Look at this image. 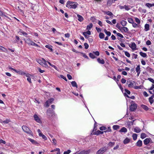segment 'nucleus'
Returning a JSON list of instances; mask_svg holds the SVG:
<instances>
[{
  "label": "nucleus",
  "instance_id": "obj_1",
  "mask_svg": "<svg viewBox=\"0 0 154 154\" xmlns=\"http://www.w3.org/2000/svg\"><path fill=\"white\" fill-rule=\"evenodd\" d=\"M78 4L75 2L68 1L66 5V6L70 8L75 9L78 6Z\"/></svg>",
  "mask_w": 154,
  "mask_h": 154
},
{
  "label": "nucleus",
  "instance_id": "obj_2",
  "mask_svg": "<svg viewBox=\"0 0 154 154\" xmlns=\"http://www.w3.org/2000/svg\"><path fill=\"white\" fill-rule=\"evenodd\" d=\"M127 83L129 87H133L135 89H138L140 88L139 86H136L135 82L132 80L128 81Z\"/></svg>",
  "mask_w": 154,
  "mask_h": 154
},
{
  "label": "nucleus",
  "instance_id": "obj_3",
  "mask_svg": "<svg viewBox=\"0 0 154 154\" xmlns=\"http://www.w3.org/2000/svg\"><path fill=\"white\" fill-rule=\"evenodd\" d=\"M37 62L43 67H46L48 65L46 63V61L43 58L41 59H38L36 60Z\"/></svg>",
  "mask_w": 154,
  "mask_h": 154
},
{
  "label": "nucleus",
  "instance_id": "obj_4",
  "mask_svg": "<svg viewBox=\"0 0 154 154\" xmlns=\"http://www.w3.org/2000/svg\"><path fill=\"white\" fill-rule=\"evenodd\" d=\"M22 128L23 131L25 132L30 135H32V131L29 129V128L25 125L23 126Z\"/></svg>",
  "mask_w": 154,
  "mask_h": 154
},
{
  "label": "nucleus",
  "instance_id": "obj_5",
  "mask_svg": "<svg viewBox=\"0 0 154 154\" xmlns=\"http://www.w3.org/2000/svg\"><path fill=\"white\" fill-rule=\"evenodd\" d=\"M33 118L34 120L40 124L42 123L41 118L40 117V116L36 114H35L33 115Z\"/></svg>",
  "mask_w": 154,
  "mask_h": 154
},
{
  "label": "nucleus",
  "instance_id": "obj_6",
  "mask_svg": "<svg viewBox=\"0 0 154 154\" xmlns=\"http://www.w3.org/2000/svg\"><path fill=\"white\" fill-rule=\"evenodd\" d=\"M54 100V99L53 98H51L50 99H49L45 102L44 105L46 107H48L49 106L50 104H51Z\"/></svg>",
  "mask_w": 154,
  "mask_h": 154
},
{
  "label": "nucleus",
  "instance_id": "obj_7",
  "mask_svg": "<svg viewBox=\"0 0 154 154\" xmlns=\"http://www.w3.org/2000/svg\"><path fill=\"white\" fill-rule=\"evenodd\" d=\"M131 7L130 6L125 5L123 6H120V8L121 9H125L126 11H128L131 9Z\"/></svg>",
  "mask_w": 154,
  "mask_h": 154
},
{
  "label": "nucleus",
  "instance_id": "obj_8",
  "mask_svg": "<svg viewBox=\"0 0 154 154\" xmlns=\"http://www.w3.org/2000/svg\"><path fill=\"white\" fill-rule=\"evenodd\" d=\"M106 148L102 147L97 152V154H102L104 153L105 151Z\"/></svg>",
  "mask_w": 154,
  "mask_h": 154
},
{
  "label": "nucleus",
  "instance_id": "obj_9",
  "mask_svg": "<svg viewBox=\"0 0 154 154\" xmlns=\"http://www.w3.org/2000/svg\"><path fill=\"white\" fill-rule=\"evenodd\" d=\"M151 141H152V140L150 138H147L143 140V143L145 145H147L149 144Z\"/></svg>",
  "mask_w": 154,
  "mask_h": 154
},
{
  "label": "nucleus",
  "instance_id": "obj_10",
  "mask_svg": "<svg viewBox=\"0 0 154 154\" xmlns=\"http://www.w3.org/2000/svg\"><path fill=\"white\" fill-rule=\"evenodd\" d=\"M136 72L137 73V76L138 77L139 76L141 71L140 66L139 65H138L136 67Z\"/></svg>",
  "mask_w": 154,
  "mask_h": 154
},
{
  "label": "nucleus",
  "instance_id": "obj_11",
  "mask_svg": "<svg viewBox=\"0 0 154 154\" xmlns=\"http://www.w3.org/2000/svg\"><path fill=\"white\" fill-rule=\"evenodd\" d=\"M90 152V149L87 150H83L81 151L79 153V154H89Z\"/></svg>",
  "mask_w": 154,
  "mask_h": 154
},
{
  "label": "nucleus",
  "instance_id": "obj_12",
  "mask_svg": "<svg viewBox=\"0 0 154 154\" xmlns=\"http://www.w3.org/2000/svg\"><path fill=\"white\" fill-rule=\"evenodd\" d=\"M137 108V105L136 104H131L130 107V109L131 111H134Z\"/></svg>",
  "mask_w": 154,
  "mask_h": 154
},
{
  "label": "nucleus",
  "instance_id": "obj_13",
  "mask_svg": "<svg viewBox=\"0 0 154 154\" xmlns=\"http://www.w3.org/2000/svg\"><path fill=\"white\" fill-rule=\"evenodd\" d=\"M130 47L133 51L135 50L136 49V45L134 42H133L131 44V46H130Z\"/></svg>",
  "mask_w": 154,
  "mask_h": 154
},
{
  "label": "nucleus",
  "instance_id": "obj_14",
  "mask_svg": "<svg viewBox=\"0 0 154 154\" xmlns=\"http://www.w3.org/2000/svg\"><path fill=\"white\" fill-rule=\"evenodd\" d=\"M136 145L137 146L139 147L141 146L142 145V141L141 140H139L136 143Z\"/></svg>",
  "mask_w": 154,
  "mask_h": 154
},
{
  "label": "nucleus",
  "instance_id": "obj_15",
  "mask_svg": "<svg viewBox=\"0 0 154 154\" xmlns=\"http://www.w3.org/2000/svg\"><path fill=\"white\" fill-rule=\"evenodd\" d=\"M120 30L122 32L123 31L125 32H127L128 30V29L127 27L124 26L121 27V28L120 29Z\"/></svg>",
  "mask_w": 154,
  "mask_h": 154
},
{
  "label": "nucleus",
  "instance_id": "obj_16",
  "mask_svg": "<svg viewBox=\"0 0 154 154\" xmlns=\"http://www.w3.org/2000/svg\"><path fill=\"white\" fill-rule=\"evenodd\" d=\"M97 61L99 63L101 64H104L105 63V61L103 59H101L100 58H98L97 59Z\"/></svg>",
  "mask_w": 154,
  "mask_h": 154
},
{
  "label": "nucleus",
  "instance_id": "obj_17",
  "mask_svg": "<svg viewBox=\"0 0 154 154\" xmlns=\"http://www.w3.org/2000/svg\"><path fill=\"white\" fill-rule=\"evenodd\" d=\"M141 131V129L138 127H136L134 128V131L137 133H139Z\"/></svg>",
  "mask_w": 154,
  "mask_h": 154
},
{
  "label": "nucleus",
  "instance_id": "obj_18",
  "mask_svg": "<svg viewBox=\"0 0 154 154\" xmlns=\"http://www.w3.org/2000/svg\"><path fill=\"white\" fill-rule=\"evenodd\" d=\"M149 29V24H146L144 26V30L147 31Z\"/></svg>",
  "mask_w": 154,
  "mask_h": 154
},
{
  "label": "nucleus",
  "instance_id": "obj_19",
  "mask_svg": "<svg viewBox=\"0 0 154 154\" xmlns=\"http://www.w3.org/2000/svg\"><path fill=\"white\" fill-rule=\"evenodd\" d=\"M127 131V130L126 128L125 127H123L120 130L119 132H124L126 133Z\"/></svg>",
  "mask_w": 154,
  "mask_h": 154
},
{
  "label": "nucleus",
  "instance_id": "obj_20",
  "mask_svg": "<svg viewBox=\"0 0 154 154\" xmlns=\"http://www.w3.org/2000/svg\"><path fill=\"white\" fill-rule=\"evenodd\" d=\"M17 73L19 74L23 75L26 74V73L23 72L21 71V70H17L16 72Z\"/></svg>",
  "mask_w": 154,
  "mask_h": 154
},
{
  "label": "nucleus",
  "instance_id": "obj_21",
  "mask_svg": "<svg viewBox=\"0 0 154 154\" xmlns=\"http://www.w3.org/2000/svg\"><path fill=\"white\" fill-rule=\"evenodd\" d=\"M77 17H78V20L79 21L82 22L83 20V18L82 17V16L80 15L79 14H77Z\"/></svg>",
  "mask_w": 154,
  "mask_h": 154
},
{
  "label": "nucleus",
  "instance_id": "obj_22",
  "mask_svg": "<svg viewBox=\"0 0 154 154\" xmlns=\"http://www.w3.org/2000/svg\"><path fill=\"white\" fill-rule=\"evenodd\" d=\"M45 47L49 49L50 50V51L53 52V50L52 48V47L51 45H45Z\"/></svg>",
  "mask_w": 154,
  "mask_h": 154
},
{
  "label": "nucleus",
  "instance_id": "obj_23",
  "mask_svg": "<svg viewBox=\"0 0 154 154\" xmlns=\"http://www.w3.org/2000/svg\"><path fill=\"white\" fill-rule=\"evenodd\" d=\"M71 83L73 87H75L76 88H78L77 84L75 81H72L71 82Z\"/></svg>",
  "mask_w": 154,
  "mask_h": 154
},
{
  "label": "nucleus",
  "instance_id": "obj_24",
  "mask_svg": "<svg viewBox=\"0 0 154 154\" xmlns=\"http://www.w3.org/2000/svg\"><path fill=\"white\" fill-rule=\"evenodd\" d=\"M103 131H100L99 130H98L95 132L94 134L95 135H98L100 134H103Z\"/></svg>",
  "mask_w": 154,
  "mask_h": 154
},
{
  "label": "nucleus",
  "instance_id": "obj_25",
  "mask_svg": "<svg viewBox=\"0 0 154 154\" xmlns=\"http://www.w3.org/2000/svg\"><path fill=\"white\" fill-rule=\"evenodd\" d=\"M104 32L108 36H109L111 35V33L109 31H107L106 29H104Z\"/></svg>",
  "mask_w": 154,
  "mask_h": 154
},
{
  "label": "nucleus",
  "instance_id": "obj_26",
  "mask_svg": "<svg viewBox=\"0 0 154 154\" xmlns=\"http://www.w3.org/2000/svg\"><path fill=\"white\" fill-rule=\"evenodd\" d=\"M130 141V140L129 138H126L123 141V143L125 144H126L128 143Z\"/></svg>",
  "mask_w": 154,
  "mask_h": 154
},
{
  "label": "nucleus",
  "instance_id": "obj_27",
  "mask_svg": "<svg viewBox=\"0 0 154 154\" xmlns=\"http://www.w3.org/2000/svg\"><path fill=\"white\" fill-rule=\"evenodd\" d=\"M147 137V135L146 134L144 133H142L140 135V137L142 139H143Z\"/></svg>",
  "mask_w": 154,
  "mask_h": 154
},
{
  "label": "nucleus",
  "instance_id": "obj_28",
  "mask_svg": "<svg viewBox=\"0 0 154 154\" xmlns=\"http://www.w3.org/2000/svg\"><path fill=\"white\" fill-rule=\"evenodd\" d=\"M141 107L146 111L148 110L149 109V108L143 104L141 105Z\"/></svg>",
  "mask_w": 154,
  "mask_h": 154
},
{
  "label": "nucleus",
  "instance_id": "obj_29",
  "mask_svg": "<svg viewBox=\"0 0 154 154\" xmlns=\"http://www.w3.org/2000/svg\"><path fill=\"white\" fill-rule=\"evenodd\" d=\"M146 6L150 8V7L154 6V4H151L149 3H146Z\"/></svg>",
  "mask_w": 154,
  "mask_h": 154
},
{
  "label": "nucleus",
  "instance_id": "obj_30",
  "mask_svg": "<svg viewBox=\"0 0 154 154\" xmlns=\"http://www.w3.org/2000/svg\"><path fill=\"white\" fill-rule=\"evenodd\" d=\"M131 122H129L127 123L126 125V127L127 128H128L130 130L131 128V126L132 125H131Z\"/></svg>",
  "mask_w": 154,
  "mask_h": 154
},
{
  "label": "nucleus",
  "instance_id": "obj_31",
  "mask_svg": "<svg viewBox=\"0 0 154 154\" xmlns=\"http://www.w3.org/2000/svg\"><path fill=\"white\" fill-rule=\"evenodd\" d=\"M93 26V24L92 23H90L89 25L87 26V29L89 30L91 29V28Z\"/></svg>",
  "mask_w": 154,
  "mask_h": 154
},
{
  "label": "nucleus",
  "instance_id": "obj_32",
  "mask_svg": "<svg viewBox=\"0 0 154 154\" xmlns=\"http://www.w3.org/2000/svg\"><path fill=\"white\" fill-rule=\"evenodd\" d=\"M140 54L141 56L143 57H145L147 56V55L146 53H143L142 52H140Z\"/></svg>",
  "mask_w": 154,
  "mask_h": 154
},
{
  "label": "nucleus",
  "instance_id": "obj_33",
  "mask_svg": "<svg viewBox=\"0 0 154 154\" xmlns=\"http://www.w3.org/2000/svg\"><path fill=\"white\" fill-rule=\"evenodd\" d=\"M127 23V22L125 20H122L121 22V24L123 26H125L126 25Z\"/></svg>",
  "mask_w": 154,
  "mask_h": 154
},
{
  "label": "nucleus",
  "instance_id": "obj_34",
  "mask_svg": "<svg viewBox=\"0 0 154 154\" xmlns=\"http://www.w3.org/2000/svg\"><path fill=\"white\" fill-rule=\"evenodd\" d=\"M25 42L27 44L29 45H30V44L31 43V42L32 40L29 38H28L25 40Z\"/></svg>",
  "mask_w": 154,
  "mask_h": 154
},
{
  "label": "nucleus",
  "instance_id": "obj_35",
  "mask_svg": "<svg viewBox=\"0 0 154 154\" xmlns=\"http://www.w3.org/2000/svg\"><path fill=\"white\" fill-rule=\"evenodd\" d=\"M89 55L90 57L92 59H94L96 58V57L95 56L94 54L93 53H90L89 54Z\"/></svg>",
  "mask_w": 154,
  "mask_h": 154
},
{
  "label": "nucleus",
  "instance_id": "obj_36",
  "mask_svg": "<svg viewBox=\"0 0 154 154\" xmlns=\"http://www.w3.org/2000/svg\"><path fill=\"white\" fill-rule=\"evenodd\" d=\"M132 137L134 140H135L137 138V134H133L132 135Z\"/></svg>",
  "mask_w": 154,
  "mask_h": 154
},
{
  "label": "nucleus",
  "instance_id": "obj_37",
  "mask_svg": "<svg viewBox=\"0 0 154 154\" xmlns=\"http://www.w3.org/2000/svg\"><path fill=\"white\" fill-rule=\"evenodd\" d=\"M99 37L101 39L103 38L104 37V35L102 32H100L99 34Z\"/></svg>",
  "mask_w": 154,
  "mask_h": 154
},
{
  "label": "nucleus",
  "instance_id": "obj_38",
  "mask_svg": "<svg viewBox=\"0 0 154 154\" xmlns=\"http://www.w3.org/2000/svg\"><path fill=\"white\" fill-rule=\"evenodd\" d=\"M86 34L88 35H90L91 34V32L88 30L87 32H83V35H85Z\"/></svg>",
  "mask_w": 154,
  "mask_h": 154
},
{
  "label": "nucleus",
  "instance_id": "obj_39",
  "mask_svg": "<svg viewBox=\"0 0 154 154\" xmlns=\"http://www.w3.org/2000/svg\"><path fill=\"white\" fill-rule=\"evenodd\" d=\"M29 140L31 142L34 144H38V143L36 141L31 139H29Z\"/></svg>",
  "mask_w": 154,
  "mask_h": 154
},
{
  "label": "nucleus",
  "instance_id": "obj_40",
  "mask_svg": "<svg viewBox=\"0 0 154 154\" xmlns=\"http://www.w3.org/2000/svg\"><path fill=\"white\" fill-rule=\"evenodd\" d=\"M40 137H41L42 138L44 139L45 140H46L47 139V137L44 134H42V133L41 134L40 136Z\"/></svg>",
  "mask_w": 154,
  "mask_h": 154
},
{
  "label": "nucleus",
  "instance_id": "obj_41",
  "mask_svg": "<svg viewBox=\"0 0 154 154\" xmlns=\"http://www.w3.org/2000/svg\"><path fill=\"white\" fill-rule=\"evenodd\" d=\"M125 54L126 56L128 57H129L130 56V53L127 51H125Z\"/></svg>",
  "mask_w": 154,
  "mask_h": 154
},
{
  "label": "nucleus",
  "instance_id": "obj_42",
  "mask_svg": "<svg viewBox=\"0 0 154 154\" xmlns=\"http://www.w3.org/2000/svg\"><path fill=\"white\" fill-rule=\"evenodd\" d=\"M128 22L131 23H132L133 22V20L131 18H128Z\"/></svg>",
  "mask_w": 154,
  "mask_h": 154
},
{
  "label": "nucleus",
  "instance_id": "obj_43",
  "mask_svg": "<svg viewBox=\"0 0 154 154\" xmlns=\"http://www.w3.org/2000/svg\"><path fill=\"white\" fill-rule=\"evenodd\" d=\"M124 95L125 96H126V97H127L129 98H130L132 99H134L135 97L134 96H132L131 97H130L127 94V93H124Z\"/></svg>",
  "mask_w": 154,
  "mask_h": 154
},
{
  "label": "nucleus",
  "instance_id": "obj_44",
  "mask_svg": "<svg viewBox=\"0 0 154 154\" xmlns=\"http://www.w3.org/2000/svg\"><path fill=\"white\" fill-rule=\"evenodd\" d=\"M54 150L55 151L57 152V154H60V149L59 148H56V149H54Z\"/></svg>",
  "mask_w": 154,
  "mask_h": 154
},
{
  "label": "nucleus",
  "instance_id": "obj_45",
  "mask_svg": "<svg viewBox=\"0 0 154 154\" xmlns=\"http://www.w3.org/2000/svg\"><path fill=\"white\" fill-rule=\"evenodd\" d=\"M20 32L24 36H26V37H27V36L28 34H27V33H26V32H24V31H22Z\"/></svg>",
  "mask_w": 154,
  "mask_h": 154
},
{
  "label": "nucleus",
  "instance_id": "obj_46",
  "mask_svg": "<svg viewBox=\"0 0 154 154\" xmlns=\"http://www.w3.org/2000/svg\"><path fill=\"white\" fill-rule=\"evenodd\" d=\"M48 63V64L50 66H51L53 67V68H54L56 69V67L54 65H53V64H52L50 62H48V61H46V63Z\"/></svg>",
  "mask_w": 154,
  "mask_h": 154
},
{
  "label": "nucleus",
  "instance_id": "obj_47",
  "mask_svg": "<svg viewBox=\"0 0 154 154\" xmlns=\"http://www.w3.org/2000/svg\"><path fill=\"white\" fill-rule=\"evenodd\" d=\"M47 113L48 114H51L52 113V110L51 109L49 108L47 110Z\"/></svg>",
  "mask_w": 154,
  "mask_h": 154
},
{
  "label": "nucleus",
  "instance_id": "obj_48",
  "mask_svg": "<svg viewBox=\"0 0 154 154\" xmlns=\"http://www.w3.org/2000/svg\"><path fill=\"white\" fill-rule=\"evenodd\" d=\"M137 55L134 53L132 54V58L136 59L137 58Z\"/></svg>",
  "mask_w": 154,
  "mask_h": 154
},
{
  "label": "nucleus",
  "instance_id": "obj_49",
  "mask_svg": "<svg viewBox=\"0 0 154 154\" xmlns=\"http://www.w3.org/2000/svg\"><path fill=\"white\" fill-rule=\"evenodd\" d=\"M135 20L136 22L137 23V24H140V20L137 17L135 18Z\"/></svg>",
  "mask_w": 154,
  "mask_h": 154
},
{
  "label": "nucleus",
  "instance_id": "obj_50",
  "mask_svg": "<svg viewBox=\"0 0 154 154\" xmlns=\"http://www.w3.org/2000/svg\"><path fill=\"white\" fill-rule=\"evenodd\" d=\"M113 128L114 130H117L119 128V127L117 125H114L113 126Z\"/></svg>",
  "mask_w": 154,
  "mask_h": 154
},
{
  "label": "nucleus",
  "instance_id": "obj_51",
  "mask_svg": "<svg viewBox=\"0 0 154 154\" xmlns=\"http://www.w3.org/2000/svg\"><path fill=\"white\" fill-rule=\"evenodd\" d=\"M10 122V120L7 119L3 121V123L4 124H8V123Z\"/></svg>",
  "mask_w": 154,
  "mask_h": 154
},
{
  "label": "nucleus",
  "instance_id": "obj_52",
  "mask_svg": "<svg viewBox=\"0 0 154 154\" xmlns=\"http://www.w3.org/2000/svg\"><path fill=\"white\" fill-rule=\"evenodd\" d=\"M149 101L151 104H152L154 102L153 99L150 97L149 98Z\"/></svg>",
  "mask_w": 154,
  "mask_h": 154
},
{
  "label": "nucleus",
  "instance_id": "obj_53",
  "mask_svg": "<svg viewBox=\"0 0 154 154\" xmlns=\"http://www.w3.org/2000/svg\"><path fill=\"white\" fill-rule=\"evenodd\" d=\"M116 35L118 36L121 37V38H124L122 34L119 33H116Z\"/></svg>",
  "mask_w": 154,
  "mask_h": 154
},
{
  "label": "nucleus",
  "instance_id": "obj_54",
  "mask_svg": "<svg viewBox=\"0 0 154 154\" xmlns=\"http://www.w3.org/2000/svg\"><path fill=\"white\" fill-rule=\"evenodd\" d=\"M60 77L61 78L63 79H64L66 81H67V79L66 78V77H64L63 75H60Z\"/></svg>",
  "mask_w": 154,
  "mask_h": 154
},
{
  "label": "nucleus",
  "instance_id": "obj_55",
  "mask_svg": "<svg viewBox=\"0 0 154 154\" xmlns=\"http://www.w3.org/2000/svg\"><path fill=\"white\" fill-rule=\"evenodd\" d=\"M71 152V150L68 149L67 151H64L63 154H69Z\"/></svg>",
  "mask_w": 154,
  "mask_h": 154
},
{
  "label": "nucleus",
  "instance_id": "obj_56",
  "mask_svg": "<svg viewBox=\"0 0 154 154\" xmlns=\"http://www.w3.org/2000/svg\"><path fill=\"white\" fill-rule=\"evenodd\" d=\"M84 45L85 46V48L86 49H87L89 47V45H88V44L87 43H85L84 44Z\"/></svg>",
  "mask_w": 154,
  "mask_h": 154
},
{
  "label": "nucleus",
  "instance_id": "obj_57",
  "mask_svg": "<svg viewBox=\"0 0 154 154\" xmlns=\"http://www.w3.org/2000/svg\"><path fill=\"white\" fill-rule=\"evenodd\" d=\"M8 68L9 69H11L13 71H14L15 72H16V71H17V70L14 69V68H12L10 66H8Z\"/></svg>",
  "mask_w": 154,
  "mask_h": 154
},
{
  "label": "nucleus",
  "instance_id": "obj_58",
  "mask_svg": "<svg viewBox=\"0 0 154 154\" xmlns=\"http://www.w3.org/2000/svg\"><path fill=\"white\" fill-rule=\"evenodd\" d=\"M93 53L94 54H95V55L98 56L100 54V53L98 51H96L95 52H93Z\"/></svg>",
  "mask_w": 154,
  "mask_h": 154
},
{
  "label": "nucleus",
  "instance_id": "obj_59",
  "mask_svg": "<svg viewBox=\"0 0 154 154\" xmlns=\"http://www.w3.org/2000/svg\"><path fill=\"white\" fill-rule=\"evenodd\" d=\"M146 44L147 45H149L151 44V42L150 40H148L146 42Z\"/></svg>",
  "mask_w": 154,
  "mask_h": 154
},
{
  "label": "nucleus",
  "instance_id": "obj_60",
  "mask_svg": "<svg viewBox=\"0 0 154 154\" xmlns=\"http://www.w3.org/2000/svg\"><path fill=\"white\" fill-rule=\"evenodd\" d=\"M113 2L112 0H108L107 3L110 5Z\"/></svg>",
  "mask_w": 154,
  "mask_h": 154
},
{
  "label": "nucleus",
  "instance_id": "obj_61",
  "mask_svg": "<svg viewBox=\"0 0 154 154\" xmlns=\"http://www.w3.org/2000/svg\"><path fill=\"white\" fill-rule=\"evenodd\" d=\"M106 128L104 126H102L100 128V129L101 131H103L106 130Z\"/></svg>",
  "mask_w": 154,
  "mask_h": 154
},
{
  "label": "nucleus",
  "instance_id": "obj_62",
  "mask_svg": "<svg viewBox=\"0 0 154 154\" xmlns=\"http://www.w3.org/2000/svg\"><path fill=\"white\" fill-rule=\"evenodd\" d=\"M148 80L152 83L154 84V80L152 79L151 78H148Z\"/></svg>",
  "mask_w": 154,
  "mask_h": 154
},
{
  "label": "nucleus",
  "instance_id": "obj_63",
  "mask_svg": "<svg viewBox=\"0 0 154 154\" xmlns=\"http://www.w3.org/2000/svg\"><path fill=\"white\" fill-rule=\"evenodd\" d=\"M132 25L134 27H137L138 26V25L136 23L134 22L132 23Z\"/></svg>",
  "mask_w": 154,
  "mask_h": 154
},
{
  "label": "nucleus",
  "instance_id": "obj_64",
  "mask_svg": "<svg viewBox=\"0 0 154 154\" xmlns=\"http://www.w3.org/2000/svg\"><path fill=\"white\" fill-rule=\"evenodd\" d=\"M6 143V142L5 141L3 140L2 139L0 140V143H2L3 144H5Z\"/></svg>",
  "mask_w": 154,
  "mask_h": 154
}]
</instances>
